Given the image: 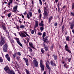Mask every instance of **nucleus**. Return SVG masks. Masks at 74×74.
I'll use <instances>...</instances> for the list:
<instances>
[{
    "label": "nucleus",
    "instance_id": "obj_1",
    "mask_svg": "<svg viewBox=\"0 0 74 74\" xmlns=\"http://www.w3.org/2000/svg\"><path fill=\"white\" fill-rule=\"evenodd\" d=\"M5 39L2 36H1V42H0V45H3V44H4Z\"/></svg>",
    "mask_w": 74,
    "mask_h": 74
},
{
    "label": "nucleus",
    "instance_id": "obj_2",
    "mask_svg": "<svg viewBox=\"0 0 74 74\" xmlns=\"http://www.w3.org/2000/svg\"><path fill=\"white\" fill-rule=\"evenodd\" d=\"M44 19H45V18L48 17V14H47V9L45 7L44 8Z\"/></svg>",
    "mask_w": 74,
    "mask_h": 74
},
{
    "label": "nucleus",
    "instance_id": "obj_3",
    "mask_svg": "<svg viewBox=\"0 0 74 74\" xmlns=\"http://www.w3.org/2000/svg\"><path fill=\"white\" fill-rule=\"evenodd\" d=\"M29 15L30 16H29ZM27 18H28V19H30V16L31 17H32V16H33L32 13V12H29L28 13V14H27Z\"/></svg>",
    "mask_w": 74,
    "mask_h": 74
},
{
    "label": "nucleus",
    "instance_id": "obj_4",
    "mask_svg": "<svg viewBox=\"0 0 74 74\" xmlns=\"http://www.w3.org/2000/svg\"><path fill=\"white\" fill-rule=\"evenodd\" d=\"M3 48L4 52H7V45L6 44L3 46Z\"/></svg>",
    "mask_w": 74,
    "mask_h": 74
},
{
    "label": "nucleus",
    "instance_id": "obj_5",
    "mask_svg": "<svg viewBox=\"0 0 74 74\" xmlns=\"http://www.w3.org/2000/svg\"><path fill=\"white\" fill-rule=\"evenodd\" d=\"M16 40V41L18 44L20 45L21 47H22V44L21 43V42H19V39L18 38H15Z\"/></svg>",
    "mask_w": 74,
    "mask_h": 74
},
{
    "label": "nucleus",
    "instance_id": "obj_6",
    "mask_svg": "<svg viewBox=\"0 0 74 74\" xmlns=\"http://www.w3.org/2000/svg\"><path fill=\"white\" fill-rule=\"evenodd\" d=\"M17 8H18L17 5H16L14 7L12 10V12H15L17 11Z\"/></svg>",
    "mask_w": 74,
    "mask_h": 74
},
{
    "label": "nucleus",
    "instance_id": "obj_7",
    "mask_svg": "<svg viewBox=\"0 0 74 74\" xmlns=\"http://www.w3.org/2000/svg\"><path fill=\"white\" fill-rule=\"evenodd\" d=\"M23 59L25 61V62L26 64V65L28 66H29V61H28V60L27 58H24Z\"/></svg>",
    "mask_w": 74,
    "mask_h": 74
},
{
    "label": "nucleus",
    "instance_id": "obj_8",
    "mask_svg": "<svg viewBox=\"0 0 74 74\" xmlns=\"http://www.w3.org/2000/svg\"><path fill=\"white\" fill-rule=\"evenodd\" d=\"M65 48L66 51H67V52H68L69 53H71V51H70L69 49H68V46H67V45L66 44L65 46Z\"/></svg>",
    "mask_w": 74,
    "mask_h": 74
},
{
    "label": "nucleus",
    "instance_id": "obj_9",
    "mask_svg": "<svg viewBox=\"0 0 74 74\" xmlns=\"http://www.w3.org/2000/svg\"><path fill=\"white\" fill-rule=\"evenodd\" d=\"M34 66L35 67H37L38 66V62L36 61V60H34Z\"/></svg>",
    "mask_w": 74,
    "mask_h": 74
},
{
    "label": "nucleus",
    "instance_id": "obj_10",
    "mask_svg": "<svg viewBox=\"0 0 74 74\" xmlns=\"http://www.w3.org/2000/svg\"><path fill=\"white\" fill-rule=\"evenodd\" d=\"M8 73L9 74H15L14 71L12 70L9 71L8 72Z\"/></svg>",
    "mask_w": 74,
    "mask_h": 74
},
{
    "label": "nucleus",
    "instance_id": "obj_11",
    "mask_svg": "<svg viewBox=\"0 0 74 74\" xmlns=\"http://www.w3.org/2000/svg\"><path fill=\"white\" fill-rule=\"evenodd\" d=\"M38 26V22L37 21H36V24L34 27V29H35Z\"/></svg>",
    "mask_w": 74,
    "mask_h": 74
},
{
    "label": "nucleus",
    "instance_id": "obj_12",
    "mask_svg": "<svg viewBox=\"0 0 74 74\" xmlns=\"http://www.w3.org/2000/svg\"><path fill=\"white\" fill-rule=\"evenodd\" d=\"M5 57L7 58L8 61H10V56L8 55L7 54L6 55Z\"/></svg>",
    "mask_w": 74,
    "mask_h": 74
},
{
    "label": "nucleus",
    "instance_id": "obj_13",
    "mask_svg": "<svg viewBox=\"0 0 74 74\" xmlns=\"http://www.w3.org/2000/svg\"><path fill=\"white\" fill-rule=\"evenodd\" d=\"M19 35H20V36L21 37H22V38L24 37H26V36L23 33H21V34L20 33H19Z\"/></svg>",
    "mask_w": 74,
    "mask_h": 74
},
{
    "label": "nucleus",
    "instance_id": "obj_14",
    "mask_svg": "<svg viewBox=\"0 0 74 74\" xmlns=\"http://www.w3.org/2000/svg\"><path fill=\"white\" fill-rule=\"evenodd\" d=\"M43 39V41L45 42H46L47 44H48V43H49V41H48V39L45 38Z\"/></svg>",
    "mask_w": 74,
    "mask_h": 74
},
{
    "label": "nucleus",
    "instance_id": "obj_15",
    "mask_svg": "<svg viewBox=\"0 0 74 74\" xmlns=\"http://www.w3.org/2000/svg\"><path fill=\"white\" fill-rule=\"evenodd\" d=\"M39 25L40 26L43 27L44 26V23L43 22V21H41V22L39 23Z\"/></svg>",
    "mask_w": 74,
    "mask_h": 74
},
{
    "label": "nucleus",
    "instance_id": "obj_16",
    "mask_svg": "<svg viewBox=\"0 0 74 74\" xmlns=\"http://www.w3.org/2000/svg\"><path fill=\"white\" fill-rule=\"evenodd\" d=\"M74 27V22L72 23L71 25V29H73Z\"/></svg>",
    "mask_w": 74,
    "mask_h": 74
},
{
    "label": "nucleus",
    "instance_id": "obj_17",
    "mask_svg": "<svg viewBox=\"0 0 74 74\" xmlns=\"http://www.w3.org/2000/svg\"><path fill=\"white\" fill-rule=\"evenodd\" d=\"M5 71H7V73H8V71H10V70L9 69V68H8V66H6L4 68Z\"/></svg>",
    "mask_w": 74,
    "mask_h": 74
},
{
    "label": "nucleus",
    "instance_id": "obj_18",
    "mask_svg": "<svg viewBox=\"0 0 74 74\" xmlns=\"http://www.w3.org/2000/svg\"><path fill=\"white\" fill-rule=\"evenodd\" d=\"M40 67H41L42 70H44V65H43V64H40Z\"/></svg>",
    "mask_w": 74,
    "mask_h": 74
},
{
    "label": "nucleus",
    "instance_id": "obj_19",
    "mask_svg": "<svg viewBox=\"0 0 74 74\" xmlns=\"http://www.w3.org/2000/svg\"><path fill=\"white\" fill-rule=\"evenodd\" d=\"M51 64L52 66H56V64H54L53 61H51Z\"/></svg>",
    "mask_w": 74,
    "mask_h": 74
},
{
    "label": "nucleus",
    "instance_id": "obj_20",
    "mask_svg": "<svg viewBox=\"0 0 74 74\" xmlns=\"http://www.w3.org/2000/svg\"><path fill=\"white\" fill-rule=\"evenodd\" d=\"M9 1V2L8 3V5L10 6V4H12V3L14 2V0H10Z\"/></svg>",
    "mask_w": 74,
    "mask_h": 74
},
{
    "label": "nucleus",
    "instance_id": "obj_21",
    "mask_svg": "<svg viewBox=\"0 0 74 74\" xmlns=\"http://www.w3.org/2000/svg\"><path fill=\"white\" fill-rule=\"evenodd\" d=\"M52 19H53V17L52 16H51L49 18V23H50V22H51V20H52Z\"/></svg>",
    "mask_w": 74,
    "mask_h": 74
},
{
    "label": "nucleus",
    "instance_id": "obj_22",
    "mask_svg": "<svg viewBox=\"0 0 74 74\" xmlns=\"http://www.w3.org/2000/svg\"><path fill=\"white\" fill-rule=\"evenodd\" d=\"M46 33H45V32H44L42 35V37L43 38V39H44V37H45V36H46Z\"/></svg>",
    "mask_w": 74,
    "mask_h": 74
},
{
    "label": "nucleus",
    "instance_id": "obj_23",
    "mask_svg": "<svg viewBox=\"0 0 74 74\" xmlns=\"http://www.w3.org/2000/svg\"><path fill=\"white\" fill-rule=\"evenodd\" d=\"M29 45L31 47H32V48H33V49H34V48L33 46V44L32 42L30 43L29 42Z\"/></svg>",
    "mask_w": 74,
    "mask_h": 74
},
{
    "label": "nucleus",
    "instance_id": "obj_24",
    "mask_svg": "<svg viewBox=\"0 0 74 74\" xmlns=\"http://www.w3.org/2000/svg\"><path fill=\"white\" fill-rule=\"evenodd\" d=\"M44 45L45 46V51H48V47H47L45 46V44H44Z\"/></svg>",
    "mask_w": 74,
    "mask_h": 74
},
{
    "label": "nucleus",
    "instance_id": "obj_25",
    "mask_svg": "<svg viewBox=\"0 0 74 74\" xmlns=\"http://www.w3.org/2000/svg\"><path fill=\"white\" fill-rule=\"evenodd\" d=\"M46 67H47V69H49V64H48V63H47V62H46Z\"/></svg>",
    "mask_w": 74,
    "mask_h": 74
},
{
    "label": "nucleus",
    "instance_id": "obj_26",
    "mask_svg": "<svg viewBox=\"0 0 74 74\" xmlns=\"http://www.w3.org/2000/svg\"><path fill=\"white\" fill-rule=\"evenodd\" d=\"M2 27H3V30H6L7 29H6V27L5 26L3 25H2Z\"/></svg>",
    "mask_w": 74,
    "mask_h": 74
},
{
    "label": "nucleus",
    "instance_id": "obj_27",
    "mask_svg": "<svg viewBox=\"0 0 74 74\" xmlns=\"http://www.w3.org/2000/svg\"><path fill=\"white\" fill-rule=\"evenodd\" d=\"M25 26L23 25H20V28H21V29H22L23 28H24V27H25Z\"/></svg>",
    "mask_w": 74,
    "mask_h": 74
},
{
    "label": "nucleus",
    "instance_id": "obj_28",
    "mask_svg": "<svg viewBox=\"0 0 74 74\" xmlns=\"http://www.w3.org/2000/svg\"><path fill=\"white\" fill-rule=\"evenodd\" d=\"M3 62V60L2 58L0 57V63H2Z\"/></svg>",
    "mask_w": 74,
    "mask_h": 74
},
{
    "label": "nucleus",
    "instance_id": "obj_29",
    "mask_svg": "<svg viewBox=\"0 0 74 74\" xmlns=\"http://www.w3.org/2000/svg\"><path fill=\"white\" fill-rule=\"evenodd\" d=\"M54 56V58L55 60H56L57 59V56L56 55H53Z\"/></svg>",
    "mask_w": 74,
    "mask_h": 74
},
{
    "label": "nucleus",
    "instance_id": "obj_30",
    "mask_svg": "<svg viewBox=\"0 0 74 74\" xmlns=\"http://www.w3.org/2000/svg\"><path fill=\"white\" fill-rule=\"evenodd\" d=\"M12 13L11 12H10L8 14V17H10L11 16V15Z\"/></svg>",
    "mask_w": 74,
    "mask_h": 74
},
{
    "label": "nucleus",
    "instance_id": "obj_31",
    "mask_svg": "<svg viewBox=\"0 0 74 74\" xmlns=\"http://www.w3.org/2000/svg\"><path fill=\"white\" fill-rule=\"evenodd\" d=\"M66 40L67 41H69V36H67L66 37Z\"/></svg>",
    "mask_w": 74,
    "mask_h": 74
},
{
    "label": "nucleus",
    "instance_id": "obj_32",
    "mask_svg": "<svg viewBox=\"0 0 74 74\" xmlns=\"http://www.w3.org/2000/svg\"><path fill=\"white\" fill-rule=\"evenodd\" d=\"M39 3L40 5H42V1L41 0H39Z\"/></svg>",
    "mask_w": 74,
    "mask_h": 74
},
{
    "label": "nucleus",
    "instance_id": "obj_33",
    "mask_svg": "<svg viewBox=\"0 0 74 74\" xmlns=\"http://www.w3.org/2000/svg\"><path fill=\"white\" fill-rule=\"evenodd\" d=\"M25 71L26 72V73L27 74H30V73H29V71H28V70H27V69H25Z\"/></svg>",
    "mask_w": 74,
    "mask_h": 74
},
{
    "label": "nucleus",
    "instance_id": "obj_34",
    "mask_svg": "<svg viewBox=\"0 0 74 74\" xmlns=\"http://www.w3.org/2000/svg\"><path fill=\"white\" fill-rule=\"evenodd\" d=\"M28 48H29V51H31V52H32V48H31L30 47H29Z\"/></svg>",
    "mask_w": 74,
    "mask_h": 74
},
{
    "label": "nucleus",
    "instance_id": "obj_35",
    "mask_svg": "<svg viewBox=\"0 0 74 74\" xmlns=\"http://www.w3.org/2000/svg\"><path fill=\"white\" fill-rule=\"evenodd\" d=\"M40 64H42L43 63V62H42V60H40Z\"/></svg>",
    "mask_w": 74,
    "mask_h": 74
},
{
    "label": "nucleus",
    "instance_id": "obj_36",
    "mask_svg": "<svg viewBox=\"0 0 74 74\" xmlns=\"http://www.w3.org/2000/svg\"><path fill=\"white\" fill-rule=\"evenodd\" d=\"M40 30H41V31H42L43 30H44V28L43 27H41L40 28Z\"/></svg>",
    "mask_w": 74,
    "mask_h": 74
},
{
    "label": "nucleus",
    "instance_id": "obj_37",
    "mask_svg": "<svg viewBox=\"0 0 74 74\" xmlns=\"http://www.w3.org/2000/svg\"><path fill=\"white\" fill-rule=\"evenodd\" d=\"M17 54L18 55H19V56H21V53H20V52H18L17 53Z\"/></svg>",
    "mask_w": 74,
    "mask_h": 74
},
{
    "label": "nucleus",
    "instance_id": "obj_38",
    "mask_svg": "<svg viewBox=\"0 0 74 74\" xmlns=\"http://www.w3.org/2000/svg\"><path fill=\"white\" fill-rule=\"evenodd\" d=\"M20 59V57H17V58H16V59H17V60H18V61H19V60Z\"/></svg>",
    "mask_w": 74,
    "mask_h": 74
},
{
    "label": "nucleus",
    "instance_id": "obj_39",
    "mask_svg": "<svg viewBox=\"0 0 74 74\" xmlns=\"http://www.w3.org/2000/svg\"><path fill=\"white\" fill-rule=\"evenodd\" d=\"M66 66H67V64H64V67L66 68Z\"/></svg>",
    "mask_w": 74,
    "mask_h": 74
},
{
    "label": "nucleus",
    "instance_id": "obj_40",
    "mask_svg": "<svg viewBox=\"0 0 74 74\" xmlns=\"http://www.w3.org/2000/svg\"><path fill=\"white\" fill-rule=\"evenodd\" d=\"M64 26L63 25L62 27V32H63V30H64Z\"/></svg>",
    "mask_w": 74,
    "mask_h": 74
},
{
    "label": "nucleus",
    "instance_id": "obj_41",
    "mask_svg": "<svg viewBox=\"0 0 74 74\" xmlns=\"http://www.w3.org/2000/svg\"><path fill=\"white\" fill-rule=\"evenodd\" d=\"M38 34L39 36H41V35H42V34L41 32H38Z\"/></svg>",
    "mask_w": 74,
    "mask_h": 74
},
{
    "label": "nucleus",
    "instance_id": "obj_42",
    "mask_svg": "<svg viewBox=\"0 0 74 74\" xmlns=\"http://www.w3.org/2000/svg\"><path fill=\"white\" fill-rule=\"evenodd\" d=\"M34 30H32L31 32L32 34H34Z\"/></svg>",
    "mask_w": 74,
    "mask_h": 74
},
{
    "label": "nucleus",
    "instance_id": "obj_43",
    "mask_svg": "<svg viewBox=\"0 0 74 74\" xmlns=\"http://www.w3.org/2000/svg\"><path fill=\"white\" fill-rule=\"evenodd\" d=\"M58 25V24L56 23H54V26H56Z\"/></svg>",
    "mask_w": 74,
    "mask_h": 74
},
{
    "label": "nucleus",
    "instance_id": "obj_44",
    "mask_svg": "<svg viewBox=\"0 0 74 74\" xmlns=\"http://www.w3.org/2000/svg\"><path fill=\"white\" fill-rule=\"evenodd\" d=\"M41 52H42V53H44V50L42 49L41 50Z\"/></svg>",
    "mask_w": 74,
    "mask_h": 74
},
{
    "label": "nucleus",
    "instance_id": "obj_45",
    "mask_svg": "<svg viewBox=\"0 0 74 74\" xmlns=\"http://www.w3.org/2000/svg\"><path fill=\"white\" fill-rule=\"evenodd\" d=\"M38 12L39 14H40V12H41V10H40L39 9L38 10Z\"/></svg>",
    "mask_w": 74,
    "mask_h": 74
},
{
    "label": "nucleus",
    "instance_id": "obj_46",
    "mask_svg": "<svg viewBox=\"0 0 74 74\" xmlns=\"http://www.w3.org/2000/svg\"><path fill=\"white\" fill-rule=\"evenodd\" d=\"M71 14L72 15V16H74V13L71 12Z\"/></svg>",
    "mask_w": 74,
    "mask_h": 74
},
{
    "label": "nucleus",
    "instance_id": "obj_47",
    "mask_svg": "<svg viewBox=\"0 0 74 74\" xmlns=\"http://www.w3.org/2000/svg\"><path fill=\"white\" fill-rule=\"evenodd\" d=\"M27 14V13L26 12H25V13H24V15H26Z\"/></svg>",
    "mask_w": 74,
    "mask_h": 74
},
{
    "label": "nucleus",
    "instance_id": "obj_48",
    "mask_svg": "<svg viewBox=\"0 0 74 74\" xmlns=\"http://www.w3.org/2000/svg\"><path fill=\"white\" fill-rule=\"evenodd\" d=\"M68 60L69 62H70V61L71 60V58L69 59Z\"/></svg>",
    "mask_w": 74,
    "mask_h": 74
},
{
    "label": "nucleus",
    "instance_id": "obj_49",
    "mask_svg": "<svg viewBox=\"0 0 74 74\" xmlns=\"http://www.w3.org/2000/svg\"><path fill=\"white\" fill-rule=\"evenodd\" d=\"M10 41L11 42H14V40H10Z\"/></svg>",
    "mask_w": 74,
    "mask_h": 74
},
{
    "label": "nucleus",
    "instance_id": "obj_50",
    "mask_svg": "<svg viewBox=\"0 0 74 74\" xmlns=\"http://www.w3.org/2000/svg\"><path fill=\"white\" fill-rule=\"evenodd\" d=\"M65 8V6H64L62 8V10H63L64 8Z\"/></svg>",
    "mask_w": 74,
    "mask_h": 74
},
{
    "label": "nucleus",
    "instance_id": "obj_51",
    "mask_svg": "<svg viewBox=\"0 0 74 74\" xmlns=\"http://www.w3.org/2000/svg\"><path fill=\"white\" fill-rule=\"evenodd\" d=\"M25 33L26 35V36H28V37L29 36V35H28V34H27V33L25 32Z\"/></svg>",
    "mask_w": 74,
    "mask_h": 74
},
{
    "label": "nucleus",
    "instance_id": "obj_52",
    "mask_svg": "<svg viewBox=\"0 0 74 74\" xmlns=\"http://www.w3.org/2000/svg\"><path fill=\"white\" fill-rule=\"evenodd\" d=\"M60 5V4H59V3L58 4V5H57L58 8H59V5Z\"/></svg>",
    "mask_w": 74,
    "mask_h": 74
},
{
    "label": "nucleus",
    "instance_id": "obj_53",
    "mask_svg": "<svg viewBox=\"0 0 74 74\" xmlns=\"http://www.w3.org/2000/svg\"><path fill=\"white\" fill-rule=\"evenodd\" d=\"M5 31L6 33H8V31L7 30V29H6V30H5Z\"/></svg>",
    "mask_w": 74,
    "mask_h": 74
},
{
    "label": "nucleus",
    "instance_id": "obj_54",
    "mask_svg": "<svg viewBox=\"0 0 74 74\" xmlns=\"http://www.w3.org/2000/svg\"><path fill=\"white\" fill-rule=\"evenodd\" d=\"M49 69V71L50 72L51 71V69H50V68H48Z\"/></svg>",
    "mask_w": 74,
    "mask_h": 74
},
{
    "label": "nucleus",
    "instance_id": "obj_55",
    "mask_svg": "<svg viewBox=\"0 0 74 74\" xmlns=\"http://www.w3.org/2000/svg\"><path fill=\"white\" fill-rule=\"evenodd\" d=\"M21 16L23 18H24V16H23V15H22Z\"/></svg>",
    "mask_w": 74,
    "mask_h": 74
},
{
    "label": "nucleus",
    "instance_id": "obj_56",
    "mask_svg": "<svg viewBox=\"0 0 74 74\" xmlns=\"http://www.w3.org/2000/svg\"><path fill=\"white\" fill-rule=\"evenodd\" d=\"M13 56L14 58H15V56H16V54H15L14 55H13Z\"/></svg>",
    "mask_w": 74,
    "mask_h": 74
},
{
    "label": "nucleus",
    "instance_id": "obj_57",
    "mask_svg": "<svg viewBox=\"0 0 74 74\" xmlns=\"http://www.w3.org/2000/svg\"><path fill=\"white\" fill-rule=\"evenodd\" d=\"M47 62H46V63H48L49 64V63H50L48 61H47Z\"/></svg>",
    "mask_w": 74,
    "mask_h": 74
},
{
    "label": "nucleus",
    "instance_id": "obj_58",
    "mask_svg": "<svg viewBox=\"0 0 74 74\" xmlns=\"http://www.w3.org/2000/svg\"><path fill=\"white\" fill-rule=\"evenodd\" d=\"M59 0H55V1L56 3L58 2Z\"/></svg>",
    "mask_w": 74,
    "mask_h": 74
},
{
    "label": "nucleus",
    "instance_id": "obj_59",
    "mask_svg": "<svg viewBox=\"0 0 74 74\" xmlns=\"http://www.w3.org/2000/svg\"><path fill=\"white\" fill-rule=\"evenodd\" d=\"M58 8V11H60V8H59V7Z\"/></svg>",
    "mask_w": 74,
    "mask_h": 74
},
{
    "label": "nucleus",
    "instance_id": "obj_60",
    "mask_svg": "<svg viewBox=\"0 0 74 74\" xmlns=\"http://www.w3.org/2000/svg\"><path fill=\"white\" fill-rule=\"evenodd\" d=\"M72 32L73 33V34H74V29L72 30Z\"/></svg>",
    "mask_w": 74,
    "mask_h": 74
},
{
    "label": "nucleus",
    "instance_id": "obj_61",
    "mask_svg": "<svg viewBox=\"0 0 74 74\" xmlns=\"http://www.w3.org/2000/svg\"><path fill=\"white\" fill-rule=\"evenodd\" d=\"M44 74H46V72H45V71L43 73Z\"/></svg>",
    "mask_w": 74,
    "mask_h": 74
},
{
    "label": "nucleus",
    "instance_id": "obj_62",
    "mask_svg": "<svg viewBox=\"0 0 74 74\" xmlns=\"http://www.w3.org/2000/svg\"><path fill=\"white\" fill-rule=\"evenodd\" d=\"M27 41H28L29 42V38H28L27 40Z\"/></svg>",
    "mask_w": 74,
    "mask_h": 74
},
{
    "label": "nucleus",
    "instance_id": "obj_63",
    "mask_svg": "<svg viewBox=\"0 0 74 74\" xmlns=\"http://www.w3.org/2000/svg\"><path fill=\"white\" fill-rule=\"evenodd\" d=\"M17 29H18V30H19V27H17Z\"/></svg>",
    "mask_w": 74,
    "mask_h": 74
},
{
    "label": "nucleus",
    "instance_id": "obj_64",
    "mask_svg": "<svg viewBox=\"0 0 74 74\" xmlns=\"http://www.w3.org/2000/svg\"><path fill=\"white\" fill-rule=\"evenodd\" d=\"M34 3H33V1H32V4H33Z\"/></svg>",
    "mask_w": 74,
    "mask_h": 74
}]
</instances>
